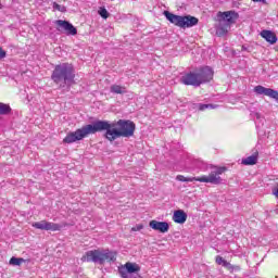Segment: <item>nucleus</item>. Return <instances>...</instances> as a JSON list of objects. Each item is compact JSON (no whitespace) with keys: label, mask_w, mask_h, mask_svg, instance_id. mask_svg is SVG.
<instances>
[{"label":"nucleus","mask_w":278,"mask_h":278,"mask_svg":"<svg viewBox=\"0 0 278 278\" xmlns=\"http://www.w3.org/2000/svg\"><path fill=\"white\" fill-rule=\"evenodd\" d=\"M105 131L104 138L109 142H114L117 138H131L136 131V124L129 119H118L114 122L98 119L92 124L83 126L75 131L68 132L63 139L65 144H73L88 138L92 134Z\"/></svg>","instance_id":"1"},{"label":"nucleus","mask_w":278,"mask_h":278,"mask_svg":"<svg viewBox=\"0 0 278 278\" xmlns=\"http://www.w3.org/2000/svg\"><path fill=\"white\" fill-rule=\"evenodd\" d=\"M211 79H214V71L210 66H204L185 74L180 78V81L185 86L199 88L202 84H208Z\"/></svg>","instance_id":"2"},{"label":"nucleus","mask_w":278,"mask_h":278,"mask_svg":"<svg viewBox=\"0 0 278 278\" xmlns=\"http://www.w3.org/2000/svg\"><path fill=\"white\" fill-rule=\"evenodd\" d=\"M51 79L60 88L71 86L75 81V67L71 63L59 64L54 67Z\"/></svg>","instance_id":"3"},{"label":"nucleus","mask_w":278,"mask_h":278,"mask_svg":"<svg viewBox=\"0 0 278 278\" xmlns=\"http://www.w3.org/2000/svg\"><path fill=\"white\" fill-rule=\"evenodd\" d=\"M240 18V15L236 11H225L217 13L218 25L216 27L217 36H227L231 26L235 25L236 21Z\"/></svg>","instance_id":"4"},{"label":"nucleus","mask_w":278,"mask_h":278,"mask_svg":"<svg viewBox=\"0 0 278 278\" xmlns=\"http://www.w3.org/2000/svg\"><path fill=\"white\" fill-rule=\"evenodd\" d=\"M83 262H93V264L103 265L105 262L108 264H114L116 262V253L112 251H99L91 250L87 251L86 254L81 257Z\"/></svg>","instance_id":"5"},{"label":"nucleus","mask_w":278,"mask_h":278,"mask_svg":"<svg viewBox=\"0 0 278 278\" xmlns=\"http://www.w3.org/2000/svg\"><path fill=\"white\" fill-rule=\"evenodd\" d=\"M165 18L169 21L173 25H176V27H180L181 29H186V27H194V25L199 24V18L192 16V15H175L174 13H170L169 11L163 12Z\"/></svg>","instance_id":"6"},{"label":"nucleus","mask_w":278,"mask_h":278,"mask_svg":"<svg viewBox=\"0 0 278 278\" xmlns=\"http://www.w3.org/2000/svg\"><path fill=\"white\" fill-rule=\"evenodd\" d=\"M225 170H227V167H216V169L211 172L208 176L198 177V181L201 184H222L223 179L220 178V175H223Z\"/></svg>","instance_id":"7"},{"label":"nucleus","mask_w":278,"mask_h":278,"mask_svg":"<svg viewBox=\"0 0 278 278\" xmlns=\"http://www.w3.org/2000/svg\"><path fill=\"white\" fill-rule=\"evenodd\" d=\"M56 29L61 34L66 36H77V28L71 24L68 21L58 20L55 21Z\"/></svg>","instance_id":"8"},{"label":"nucleus","mask_w":278,"mask_h":278,"mask_svg":"<svg viewBox=\"0 0 278 278\" xmlns=\"http://www.w3.org/2000/svg\"><path fill=\"white\" fill-rule=\"evenodd\" d=\"M33 227L41 231H60L62 229V225L47 220L33 223Z\"/></svg>","instance_id":"9"},{"label":"nucleus","mask_w":278,"mask_h":278,"mask_svg":"<svg viewBox=\"0 0 278 278\" xmlns=\"http://www.w3.org/2000/svg\"><path fill=\"white\" fill-rule=\"evenodd\" d=\"M254 92L256 94H264L265 97H269L270 99H275L278 101V91L275 89L266 88L262 85L254 87Z\"/></svg>","instance_id":"10"},{"label":"nucleus","mask_w":278,"mask_h":278,"mask_svg":"<svg viewBox=\"0 0 278 278\" xmlns=\"http://www.w3.org/2000/svg\"><path fill=\"white\" fill-rule=\"evenodd\" d=\"M118 273L140 274V265L127 262L125 265L118 267Z\"/></svg>","instance_id":"11"},{"label":"nucleus","mask_w":278,"mask_h":278,"mask_svg":"<svg viewBox=\"0 0 278 278\" xmlns=\"http://www.w3.org/2000/svg\"><path fill=\"white\" fill-rule=\"evenodd\" d=\"M150 227L151 229H154V231H160L161 233H166L170 228V226H168V223L157 220H151Z\"/></svg>","instance_id":"12"},{"label":"nucleus","mask_w":278,"mask_h":278,"mask_svg":"<svg viewBox=\"0 0 278 278\" xmlns=\"http://www.w3.org/2000/svg\"><path fill=\"white\" fill-rule=\"evenodd\" d=\"M174 223H177L178 225H184L186 220H188V214L184 212V210H177L174 212L173 215Z\"/></svg>","instance_id":"13"},{"label":"nucleus","mask_w":278,"mask_h":278,"mask_svg":"<svg viewBox=\"0 0 278 278\" xmlns=\"http://www.w3.org/2000/svg\"><path fill=\"white\" fill-rule=\"evenodd\" d=\"M261 37L266 40V42H269L270 45H275L277 42V35L273 33L271 30H262Z\"/></svg>","instance_id":"14"},{"label":"nucleus","mask_w":278,"mask_h":278,"mask_svg":"<svg viewBox=\"0 0 278 278\" xmlns=\"http://www.w3.org/2000/svg\"><path fill=\"white\" fill-rule=\"evenodd\" d=\"M257 155H260V153L255 151L252 155L243 159L241 164H243L244 166H253L257 164Z\"/></svg>","instance_id":"15"},{"label":"nucleus","mask_w":278,"mask_h":278,"mask_svg":"<svg viewBox=\"0 0 278 278\" xmlns=\"http://www.w3.org/2000/svg\"><path fill=\"white\" fill-rule=\"evenodd\" d=\"M110 91H111L113 94H126L127 88H126V87H123V86H119V85H112V86L110 87Z\"/></svg>","instance_id":"16"},{"label":"nucleus","mask_w":278,"mask_h":278,"mask_svg":"<svg viewBox=\"0 0 278 278\" xmlns=\"http://www.w3.org/2000/svg\"><path fill=\"white\" fill-rule=\"evenodd\" d=\"M0 114L2 116H8V114H12V108H10V104L0 102Z\"/></svg>","instance_id":"17"},{"label":"nucleus","mask_w":278,"mask_h":278,"mask_svg":"<svg viewBox=\"0 0 278 278\" xmlns=\"http://www.w3.org/2000/svg\"><path fill=\"white\" fill-rule=\"evenodd\" d=\"M176 179L177 181H184V182L199 181V177H185L184 175H178Z\"/></svg>","instance_id":"18"},{"label":"nucleus","mask_w":278,"mask_h":278,"mask_svg":"<svg viewBox=\"0 0 278 278\" xmlns=\"http://www.w3.org/2000/svg\"><path fill=\"white\" fill-rule=\"evenodd\" d=\"M25 262V258H18L15 256H12L11 260L9 261V264L11 266H21Z\"/></svg>","instance_id":"19"},{"label":"nucleus","mask_w":278,"mask_h":278,"mask_svg":"<svg viewBox=\"0 0 278 278\" xmlns=\"http://www.w3.org/2000/svg\"><path fill=\"white\" fill-rule=\"evenodd\" d=\"M198 108H199L200 112H203L205 110H216V108H218V105H214V104H198Z\"/></svg>","instance_id":"20"},{"label":"nucleus","mask_w":278,"mask_h":278,"mask_svg":"<svg viewBox=\"0 0 278 278\" xmlns=\"http://www.w3.org/2000/svg\"><path fill=\"white\" fill-rule=\"evenodd\" d=\"M121 278H142V276H140V274H131V273H118Z\"/></svg>","instance_id":"21"},{"label":"nucleus","mask_w":278,"mask_h":278,"mask_svg":"<svg viewBox=\"0 0 278 278\" xmlns=\"http://www.w3.org/2000/svg\"><path fill=\"white\" fill-rule=\"evenodd\" d=\"M216 264H218V266H229V262L225 261V258H223V256L217 255L215 258Z\"/></svg>","instance_id":"22"},{"label":"nucleus","mask_w":278,"mask_h":278,"mask_svg":"<svg viewBox=\"0 0 278 278\" xmlns=\"http://www.w3.org/2000/svg\"><path fill=\"white\" fill-rule=\"evenodd\" d=\"M98 13L100 14V16L102 18H108L110 16V13L108 12V9H105V8H100Z\"/></svg>","instance_id":"23"},{"label":"nucleus","mask_w":278,"mask_h":278,"mask_svg":"<svg viewBox=\"0 0 278 278\" xmlns=\"http://www.w3.org/2000/svg\"><path fill=\"white\" fill-rule=\"evenodd\" d=\"M53 10H58V12H66V7H62L58 4V2H53Z\"/></svg>","instance_id":"24"},{"label":"nucleus","mask_w":278,"mask_h":278,"mask_svg":"<svg viewBox=\"0 0 278 278\" xmlns=\"http://www.w3.org/2000/svg\"><path fill=\"white\" fill-rule=\"evenodd\" d=\"M198 168H200V170H207V164L203 161H199Z\"/></svg>","instance_id":"25"},{"label":"nucleus","mask_w":278,"mask_h":278,"mask_svg":"<svg viewBox=\"0 0 278 278\" xmlns=\"http://www.w3.org/2000/svg\"><path fill=\"white\" fill-rule=\"evenodd\" d=\"M5 55H8V53L5 52V50H3V48L0 47V60H3Z\"/></svg>","instance_id":"26"},{"label":"nucleus","mask_w":278,"mask_h":278,"mask_svg":"<svg viewBox=\"0 0 278 278\" xmlns=\"http://www.w3.org/2000/svg\"><path fill=\"white\" fill-rule=\"evenodd\" d=\"M254 3H266V0H252Z\"/></svg>","instance_id":"27"},{"label":"nucleus","mask_w":278,"mask_h":278,"mask_svg":"<svg viewBox=\"0 0 278 278\" xmlns=\"http://www.w3.org/2000/svg\"><path fill=\"white\" fill-rule=\"evenodd\" d=\"M273 194H275L276 198L278 199V188H276V189L273 190Z\"/></svg>","instance_id":"28"},{"label":"nucleus","mask_w":278,"mask_h":278,"mask_svg":"<svg viewBox=\"0 0 278 278\" xmlns=\"http://www.w3.org/2000/svg\"><path fill=\"white\" fill-rule=\"evenodd\" d=\"M142 229V226H138L137 228H132V231H140Z\"/></svg>","instance_id":"29"},{"label":"nucleus","mask_w":278,"mask_h":278,"mask_svg":"<svg viewBox=\"0 0 278 278\" xmlns=\"http://www.w3.org/2000/svg\"><path fill=\"white\" fill-rule=\"evenodd\" d=\"M255 116L257 119L262 118V115L260 113H255Z\"/></svg>","instance_id":"30"},{"label":"nucleus","mask_w":278,"mask_h":278,"mask_svg":"<svg viewBox=\"0 0 278 278\" xmlns=\"http://www.w3.org/2000/svg\"><path fill=\"white\" fill-rule=\"evenodd\" d=\"M247 48H244V46H242V51H244Z\"/></svg>","instance_id":"31"},{"label":"nucleus","mask_w":278,"mask_h":278,"mask_svg":"<svg viewBox=\"0 0 278 278\" xmlns=\"http://www.w3.org/2000/svg\"><path fill=\"white\" fill-rule=\"evenodd\" d=\"M3 7H2V4L0 3V10L2 9Z\"/></svg>","instance_id":"32"}]
</instances>
